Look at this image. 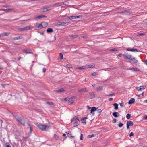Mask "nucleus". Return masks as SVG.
Segmentation results:
<instances>
[{
  "label": "nucleus",
  "mask_w": 147,
  "mask_h": 147,
  "mask_svg": "<svg viewBox=\"0 0 147 147\" xmlns=\"http://www.w3.org/2000/svg\"><path fill=\"white\" fill-rule=\"evenodd\" d=\"M79 117L80 116L77 115L74 117L71 120V123L74 125V127L77 126L79 125L80 122Z\"/></svg>",
  "instance_id": "obj_1"
},
{
  "label": "nucleus",
  "mask_w": 147,
  "mask_h": 147,
  "mask_svg": "<svg viewBox=\"0 0 147 147\" xmlns=\"http://www.w3.org/2000/svg\"><path fill=\"white\" fill-rule=\"evenodd\" d=\"M36 125L42 131H48L49 130L50 126L49 125H45L42 124L36 123Z\"/></svg>",
  "instance_id": "obj_2"
},
{
  "label": "nucleus",
  "mask_w": 147,
  "mask_h": 147,
  "mask_svg": "<svg viewBox=\"0 0 147 147\" xmlns=\"http://www.w3.org/2000/svg\"><path fill=\"white\" fill-rule=\"evenodd\" d=\"M14 118L21 125H24L25 122L24 120L22 118L17 116L16 115H14Z\"/></svg>",
  "instance_id": "obj_3"
},
{
  "label": "nucleus",
  "mask_w": 147,
  "mask_h": 147,
  "mask_svg": "<svg viewBox=\"0 0 147 147\" xmlns=\"http://www.w3.org/2000/svg\"><path fill=\"white\" fill-rule=\"evenodd\" d=\"M132 12L131 9H127L121 12L117 13L121 14L123 15H129L131 14Z\"/></svg>",
  "instance_id": "obj_4"
},
{
  "label": "nucleus",
  "mask_w": 147,
  "mask_h": 147,
  "mask_svg": "<svg viewBox=\"0 0 147 147\" xmlns=\"http://www.w3.org/2000/svg\"><path fill=\"white\" fill-rule=\"evenodd\" d=\"M123 56L124 58L126 59L130 60L131 59V56L128 53H125L123 55Z\"/></svg>",
  "instance_id": "obj_5"
},
{
  "label": "nucleus",
  "mask_w": 147,
  "mask_h": 147,
  "mask_svg": "<svg viewBox=\"0 0 147 147\" xmlns=\"http://www.w3.org/2000/svg\"><path fill=\"white\" fill-rule=\"evenodd\" d=\"M69 23L68 22H60L57 23V25L59 26H66Z\"/></svg>",
  "instance_id": "obj_6"
},
{
  "label": "nucleus",
  "mask_w": 147,
  "mask_h": 147,
  "mask_svg": "<svg viewBox=\"0 0 147 147\" xmlns=\"http://www.w3.org/2000/svg\"><path fill=\"white\" fill-rule=\"evenodd\" d=\"M23 51L27 54L33 53V52L31 51V49L29 48L24 49L23 50Z\"/></svg>",
  "instance_id": "obj_7"
},
{
  "label": "nucleus",
  "mask_w": 147,
  "mask_h": 147,
  "mask_svg": "<svg viewBox=\"0 0 147 147\" xmlns=\"http://www.w3.org/2000/svg\"><path fill=\"white\" fill-rule=\"evenodd\" d=\"M31 29L30 26H28L26 27H24L20 29V30L21 31H24V30H29Z\"/></svg>",
  "instance_id": "obj_8"
},
{
  "label": "nucleus",
  "mask_w": 147,
  "mask_h": 147,
  "mask_svg": "<svg viewBox=\"0 0 147 147\" xmlns=\"http://www.w3.org/2000/svg\"><path fill=\"white\" fill-rule=\"evenodd\" d=\"M134 123L133 122L130 121H127V129H129V126L133 125Z\"/></svg>",
  "instance_id": "obj_9"
},
{
  "label": "nucleus",
  "mask_w": 147,
  "mask_h": 147,
  "mask_svg": "<svg viewBox=\"0 0 147 147\" xmlns=\"http://www.w3.org/2000/svg\"><path fill=\"white\" fill-rule=\"evenodd\" d=\"M63 5H66V3H65L64 2H58L53 4V5L58 7Z\"/></svg>",
  "instance_id": "obj_10"
},
{
  "label": "nucleus",
  "mask_w": 147,
  "mask_h": 147,
  "mask_svg": "<svg viewBox=\"0 0 147 147\" xmlns=\"http://www.w3.org/2000/svg\"><path fill=\"white\" fill-rule=\"evenodd\" d=\"M88 91V90L86 89V87L84 88H81L78 90V92L80 93H82L83 92H87Z\"/></svg>",
  "instance_id": "obj_11"
},
{
  "label": "nucleus",
  "mask_w": 147,
  "mask_h": 147,
  "mask_svg": "<svg viewBox=\"0 0 147 147\" xmlns=\"http://www.w3.org/2000/svg\"><path fill=\"white\" fill-rule=\"evenodd\" d=\"M126 50L128 51H131L132 52H134L140 51L139 50H138L137 49H134V48L131 49L130 48H128Z\"/></svg>",
  "instance_id": "obj_12"
},
{
  "label": "nucleus",
  "mask_w": 147,
  "mask_h": 147,
  "mask_svg": "<svg viewBox=\"0 0 147 147\" xmlns=\"http://www.w3.org/2000/svg\"><path fill=\"white\" fill-rule=\"evenodd\" d=\"M130 60V63L131 64H135L137 63L138 62V60L135 59V58H132L131 57Z\"/></svg>",
  "instance_id": "obj_13"
},
{
  "label": "nucleus",
  "mask_w": 147,
  "mask_h": 147,
  "mask_svg": "<svg viewBox=\"0 0 147 147\" xmlns=\"http://www.w3.org/2000/svg\"><path fill=\"white\" fill-rule=\"evenodd\" d=\"M96 108L95 107H93L91 108V113L92 115H94L95 113L94 112L96 111Z\"/></svg>",
  "instance_id": "obj_14"
},
{
  "label": "nucleus",
  "mask_w": 147,
  "mask_h": 147,
  "mask_svg": "<svg viewBox=\"0 0 147 147\" xmlns=\"http://www.w3.org/2000/svg\"><path fill=\"white\" fill-rule=\"evenodd\" d=\"M95 95L94 92L90 93L89 94V97L90 99H92L95 97Z\"/></svg>",
  "instance_id": "obj_15"
},
{
  "label": "nucleus",
  "mask_w": 147,
  "mask_h": 147,
  "mask_svg": "<svg viewBox=\"0 0 147 147\" xmlns=\"http://www.w3.org/2000/svg\"><path fill=\"white\" fill-rule=\"evenodd\" d=\"M112 115L113 116L116 117H119L120 116L118 112H113L112 113Z\"/></svg>",
  "instance_id": "obj_16"
},
{
  "label": "nucleus",
  "mask_w": 147,
  "mask_h": 147,
  "mask_svg": "<svg viewBox=\"0 0 147 147\" xmlns=\"http://www.w3.org/2000/svg\"><path fill=\"white\" fill-rule=\"evenodd\" d=\"M47 17V16L44 15H39V16H37L35 18V19H40L41 18H45Z\"/></svg>",
  "instance_id": "obj_17"
},
{
  "label": "nucleus",
  "mask_w": 147,
  "mask_h": 147,
  "mask_svg": "<svg viewBox=\"0 0 147 147\" xmlns=\"http://www.w3.org/2000/svg\"><path fill=\"white\" fill-rule=\"evenodd\" d=\"M128 70H132L133 71H140V69L137 68H131L129 69H128Z\"/></svg>",
  "instance_id": "obj_18"
},
{
  "label": "nucleus",
  "mask_w": 147,
  "mask_h": 147,
  "mask_svg": "<svg viewBox=\"0 0 147 147\" xmlns=\"http://www.w3.org/2000/svg\"><path fill=\"white\" fill-rule=\"evenodd\" d=\"M135 101V99L134 98H132L128 102V103L129 104H133Z\"/></svg>",
  "instance_id": "obj_19"
},
{
  "label": "nucleus",
  "mask_w": 147,
  "mask_h": 147,
  "mask_svg": "<svg viewBox=\"0 0 147 147\" xmlns=\"http://www.w3.org/2000/svg\"><path fill=\"white\" fill-rule=\"evenodd\" d=\"M65 91V90L64 89V88H61L60 89L55 90V92L59 93V92H64Z\"/></svg>",
  "instance_id": "obj_20"
},
{
  "label": "nucleus",
  "mask_w": 147,
  "mask_h": 147,
  "mask_svg": "<svg viewBox=\"0 0 147 147\" xmlns=\"http://www.w3.org/2000/svg\"><path fill=\"white\" fill-rule=\"evenodd\" d=\"M47 32L48 33H51L53 32V30L51 28H49L47 30Z\"/></svg>",
  "instance_id": "obj_21"
},
{
  "label": "nucleus",
  "mask_w": 147,
  "mask_h": 147,
  "mask_svg": "<svg viewBox=\"0 0 147 147\" xmlns=\"http://www.w3.org/2000/svg\"><path fill=\"white\" fill-rule=\"evenodd\" d=\"M78 37V35L77 34H75L74 35H72L70 36V38L71 39H74Z\"/></svg>",
  "instance_id": "obj_22"
},
{
  "label": "nucleus",
  "mask_w": 147,
  "mask_h": 147,
  "mask_svg": "<svg viewBox=\"0 0 147 147\" xmlns=\"http://www.w3.org/2000/svg\"><path fill=\"white\" fill-rule=\"evenodd\" d=\"M22 37L20 36H18L17 37H13L12 38V40H16L21 39L22 38Z\"/></svg>",
  "instance_id": "obj_23"
},
{
  "label": "nucleus",
  "mask_w": 147,
  "mask_h": 147,
  "mask_svg": "<svg viewBox=\"0 0 147 147\" xmlns=\"http://www.w3.org/2000/svg\"><path fill=\"white\" fill-rule=\"evenodd\" d=\"M103 90V87L102 86H100L99 87H98L96 88V90L97 91H100L102 90Z\"/></svg>",
  "instance_id": "obj_24"
},
{
  "label": "nucleus",
  "mask_w": 147,
  "mask_h": 147,
  "mask_svg": "<svg viewBox=\"0 0 147 147\" xmlns=\"http://www.w3.org/2000/svg\"><path fill=\"white\" fill-rule=\"evenodd\" d=\"M41 24H42V25L43 26V27H45L47 26L48 25V23L45 22H41Z\"/></svg>",
  "instance_id": "obj_25"
},
{
  "label": "nucleus",
  "mask_w": 147,
  "mask_h": 147,
  "mask_svg": "<svg viewBox=\"0 0 147 147\" xmlns=\"http://www.w3.org/2000/svg\"><path fill=\"white\" fill-rule=\"evenodd\" d=\"M113 105L114 106V109L115 110H116L118 109V105L117 103H114Z\"/></svg>",
  "instance_id": "obj_26"
},
{
  "label": "nucleus",
  "mask_w": 147,
  "mask_h": 147,
  "mask_svg": "<svg viewBox=\"0 0 147 147\" xmlns=\"http://www.w3.org/2000/svg\"><path fill=\"white\" fill-rule=\"evenodd\" d=\"M98 75V73L97 72H94L93 73L91 74H90V75L91 76H97Z\"/></svg>",
  "instance_id": "obj_27"
},
{
  "label": "nucleus",
  "mask_w": 147,
  "mask_h": 147,
  "mask_svg": "<svg viewBox=\"0 0 147 147\" xmlns=\"http://www.w3.org/2000/svg\"><path fill=\"white\" fill-rule=\"evenodd\" d=\"M9 34L8 32L4 33H2V37L5 36L9 35Z\"/></svg>",
  "instance_id": "obj_28"
},
{
  "label": "nucleus",
  "mask_w": 147,
  "mask_h": 147,
  "mask_svg": "<svg viewBox=\"0 0 147 147\" xmlns=\"http://www.w3.org/2000/svg\"><path fill=\"white\" fill-rule=\"evenodd\" d=\"M4 147H11L9 143L8 142L6 143L4 145Z\"/></svg>",
  "instance_id": "obj_29"
},
{
  "label": "nucleus",
  "mask_w": 147,
  "mask_h": 147,
  "mask_svg": "<svg viewBox=\"0 0 147 147\" xmlns=\"http://www.w3.org/2000/svg\"><path fill=\"white\" fill-rule=\"evenodd\" d=\"M13 9H0V10L1 11V10H2V11H10V10H12Z\"/></svg>",
  "instance_id": "obj_30"
},
{
  "label": "nucleus",
  "mask_w": 147,
  "mask_h": 147,
  "mask_svg": "<svg viewBox=\"0 0 147 147\" xmlns=\"http://www.w3.org/2000/svg\"><path fill=\"white\" fill-rule=\"evenodd\" d=\"M38 28H39L40 29H41L43 28V26L42 25V24H40L38 26Z\"/></svg>",
  "instance_id": "obj_31"
},
{
  "label": "nucleus",
  "mask_w": 147,
  "mask_h": 147,
  "mask_svg": "<svg viewBox=\"0 0 147 147\" xmlns=\"http://www.w3.org/2000/svg\"><path fill=\"white\" fill-rule=\"evenodd\" d=\"M28 125L30 127V132L31 133L33 130V128L30 125L29 123H28Z\"/></svg>",
  "instance_id": "obj_32"
},
{
  "label": "nucleus",
  "mask_w": 147,
  "mask_h": 147,
  "mask_svg": "<svg viewBox=\"0 0 147 147\" xmlns=\"http://www.w3.org/2000/svg\"><path fill=\"white\" fill-rule=\"evenodd\" d=\"M88 68H95V66L94 65H88Z\"/></svg>",
  "instance_id": "obj_33"
},
{
  "label": "nucleus",
  "mask_w": 147,
  "mask_h": 147,
  "mask_svg": "<svg viewBox=\"0 0 147 147\" xmlns=\"http://www.w3.org/2000/svg\"><path fill=\"white\" fill-rule=\"evenodd\" d=\"M67 18H68L69 19L72 20L73 19H75V16H71L70 17H67Z\"/></svg>",
  "instance_id": "obj_34"
},
{
  "label": "nucleus",
  "mask_w": 147,
  "mask_h": 147,
  "mask_svg": "<svg viewBox=\"0 0 147 147\" xmlns=\"http://www.w3.org/2000/svg\"><path fill=\"white\" fill-rule=\"evenodd\" d=\"M117 49V48H114L110 49V51H117L118 50V49Z\"/></svg>",
  "instance_id": "obj_35"
},
{
  "label": "nucleus",
  "mask_w": 147,
  "mask_h": 147,
  "mask_svg": "<svg viewBox=\"0 0 147 147\" xmlns=\"http://www.w3.org/2000/svg\"><path fill=\"white\" fill-rule=\"evenodd\" d=\"M82 16L81 15H80L79 16H75V19L78 18H82Z\"/></svg>",
  "instance_id": "obj_36"
},
{
  "label": "nucleus",
  "mask_w": 147,
  "mask_h": 147,
  "mask_svg": "<svg viewBox=\"0 0 147 147\" xmlns=\"http://www.w3.org/2000/svg\"><path fill=\"white\" fill-rule=\"evenodd\" d=\"M66 133L67 134V136H68L69 138H70V136H71V132L70 131H69V132H68L67 133V132H66Z\"/></svg>",
  "instance_id": "obj_37"
},
{
  "label": "nucleus",
  "mask_w": 147,
  "mask_h": 147,
  "mask_svg": "<svg viewBox=\"0 0 147 147\" xmlns=\"http://www.w3.org/2000/svg\"><path fill=\"white\" fill-rule=\"evenodd\" d=\"M85 67L84 66H82V67H80L78 68V69L79 70H82L84 69Z\"/></svg>",
  "instance_id": "obj_38"
},
{
  "label": "nucleus",
  "mask_w": 147,
  "mask_h": 147,
  "mask_svg": "<svg viewBox=\"0 0 147 147\" xmlns=\"http://www.w3.org/2000/svg\"><path fill=\"white\" fill-rule=\"evenodd\" d=\"M126 117L127 119H129L131 117V115L130 114H128L127 115Z\"/></svg>",
  "instance_id": "obj_39"
},
{
  "label": "nucleus",
  "mask_w": 147,
  "mask_h": 147,
  "mask_svg": "<svg viewBox=\"0 0 147 147\" xmlns=\"http://www.w3.org/2000/svg\"><path fill=\"white\" fill-rule=\"evenodd\" d=\"M97 109H96V111H97L99 113H100L102 111V110L101 109H98L97 108H96Z\"/></svg>",
  "instance_id": "obj_40"
},
{
  "label": "nucleus",
  "mask_w": 147,
  "mask_h": 147,
  "mask_svg": "<svg viewBox=\"0 0 147 147\" xmlns=\"http://www.w3.org/2000/svg\"><path fill=\"white\" fill-rule=\"evenodd\" d=\"M59 55L60 57V59H62L63 58V54L61 53H60Z\"/></svg>",
  "instance_id": "obj_41"
},
{
  "label": "nucleus",
  "mask_w": 147,
  "mask_h": 147,
  "mask_svg": "<svg viewBox=\"0 0 147 147\" xmlns=\"http://www.w3.org/2000/svg\"><path fill=\"white\" fill-rule=\"evenodd\" d=\"M123 124L122 123H120L118 125V126L119 127H121L123 126Z\"/></svg>",
  "instance_id": "obj_42"
},
{
  "label": "nucleus",
  "mask_w": 147,
  "mask_h": 147,
  "mask_svg": "<svg viewBox=\"0 0 147 147\" xmlns=\"http://www.w3.org/2000/svg\"><path fill=\"white\" fill-rule=\"evenodd\" d=\"M81 121H82V123H85V124H86V121L84 119V120H82V118L81 119Z\"/></svg>",
  "instance_id": "obj_43"
},
{
  "label": "nucleus",
  "mask_w": 147,
  "mask_h": 147,
  "mask_svg": "<svg viewBox=\"0 0 147 147\" xmlns=\"http://www.w3.org/2000/svg\"><path fill=\"white\" fill-rule=\"evenodd\" d=\"M94 134H92L90 135H89L88 136V138H92L94 136Z\"/></svg>",
  "instance_id": "obj_44"
},
{
  "label": "nucleus",
  "mask_w": 147,
  "mask_h": 147,
  "mask_svg": "<svg viewBox=\"0 0 147 147\" xmlns=\"http://www.w3.org/2000/svg\"><path fill=\"white\" fill-rule=\"evenodd\" d=\"M54 137H55L56 140H58L59 139V136H58L57 135H56V134H54Z\"/></svg>",
  "instance_id": "obj_45"
},
{
  "label": "nucleus",
  "mask_w": 147,
  "mask_h": 147,
  "mask_svg": "<svg viewBox=\"0 0 147 147\" xmlns=\"http://www.w3.org/2000/svg\"><path fill=\"white\" fill-rule=\"evenodd\" d=\"M141 90L144 89L146 88V86H140Z\"/></svg>",
  "instance_id": "obj_46"
},
{
  "label": "nucleus",
  "mask_w": 147,
  "mask_h": 147,
  "mask_svg": "<svg viewBox=\"0 0 147 147\" xmlns=\"http://www.w3.org/2000/svg\"><path fill=\"white\" fill-rule=\"evenodd\" d=\"M47 11V9L46 8H44L42 9V11L43 12H45Z\"/></svg>",
  "instance_id": "obj_47"
},
{
  "label": "nucleus",
  "mask_w": 147,
  "mask_h": 147,
  "mask_svg": "<svg viewBox=\"0 0 147 147\" xmlns=\"http://www.w3.org/2000/svg\"><path fill=\"white\" fill-rule=\"evenodd\" d=\"M74 102V100H71V101H69L68 102V103L69 105H71Z\"/></svg>",
  "instance_id": "obj_48"
},
{
  "label": "nucleus",
  "mask_w": 147,
  "mask_h": 147,
  "mask_svg": "<svg viewBox=\"0 0 147 147\" xmlns=\"http://www.w3.org/2000/svg\"><path fill=\"white\" fill-rule=\"evenodd\" d=\"M46 103L47 104H49V105H53V102H47Z\"/></svg>",
  "instance_id": "obj_49"
},
{
  "label": "nucleus",
  "mask_w": 147,
  "mask_h": 147,
  "mask_svg": "<svg viewBox=\"0 0 147 147\" xmlns=\"http://www.w3.org/2000/svg\"><path fill=\"white\" fill-rule=\"evenodd\" d=\"M145 33H140L138 34V35L139 36H142L145 35Z\"/></svg>",
  "instance_id": "obj_50"
},
{
  "label": "nucleus",
  "mask_w": 147,
  "mask_h": 147,
  "mask_svg": "<svg viewBox=\"0 0 147 147\" xmlns=\"http://www.w3.org/2000/svg\"><path fill=\"white\" fill-rule=\"evenodd\" d=\"M10 5H4L3 6V7H10Z\"/></svg>",
  "instance_id": "obj_51"
},
{
  "label": "nucleus",
  "mask_w": 147,
  "mask_h": 147,
  "mask_svg": "<svg viewBox=\"0 0 147 147\" xmlns=\"http://www.w3.org/2000/svg\"><path fill=\"white\" fill-rule=\"evenodd\" d=\"M134 133H133V132H131L130 134H129V136L130 137H131V136H134Z\"/></svg>",
  "instance_id": "obj_52"
},
{
  "label": "nucleus",
  "mask_w": 147,
  "mask_h": 147,
  "mask_svg": "<svg viewBox=\"0 0 147 147\" xmlns=\"http://www.w3.org/2000/svg\"><path fill=\"white\" fill-rule=\"evenodd\" d=\"M115 93H113L111 94H109L107 95V96H112L115 95Z\"/></svg>",
  "instance_id": "obj_53"
},
{
  "label": "nucleus",
  "mask_w": 147,
  "mask_h": 147,
  "mask_svg": "<svg viewBox=\"0 0 147 147\" xmlns=\"http://www.w3.org/2000/svg\"><path fill=\"white\" fill-rule=\"evenodd\" d=\"M143 119H144L147 120V115H146L143 116Z\"/></svg>",
  "instance_id": "obj_54"
},
{
  "label": "nucleus",
  "mask_w": 147,
  "mask_h": 147,
  "mask_svg": "<svg viewBox=\"0 0 147 147\" xmlns=\"http://www.w3.org/2000/svg\"><path fill=\"white\" fill-rule=\"evenodd\" d=\"M136 89L138 90V91H140L141 90V89L140 87H136Z\"/></svg>",
  "instance_id": "obj_55"
},
{
  "label": "nucleus",
  "mask_w": 147,
  "mask_h": 147,
  "mask_svg": "<svg viewBox=\"0 0 147 147\" xmlns=\"http://www.w3.org/2000/svg\"><path fill=\"white\" fill-rule=\"evenodd\" d=\"M80 138V140H83V134H81Z\"/></svg>",
  "instance_id": "obj_56"
},
{
  "label": "nucleus",
  "mask_w": 147,
  "mask_h": 147,
  "mask_svg": "<svg viewBox=\"0 0 147 147\" xmlns=\"http://www.w3.org/2000/svg\"><path fill=\"white\" fill-rule=\"evenodd\" d=\"M120 105L121 106V107H123L124 106V103L122 101V103H120Z\"/></svg>",
  "instance_id": "obj_57"
},
{
  "label": "nucleus",
  "mask_w": 147,
  "mask_h": 147,
  "mask_svg": "<svg viewBox=\"0 0 147 147\" xmlns=\"http://www.w3.org/2000/svg\"><path fill=\"white\" fill-rule=\"evenodd\" d=\"M117 121H116V120L115 119H113V122L114 123H115Z\"/></svg>",
  "instance_id": "obj_58"
},
{
  "label": "nucleus",
  "mask_w": 147,
  "mask_h": 147,
  "mask_svg": "<svg viewBox=\"0 0 147 147\" xmlns=\"http://www.w3.org/2000/svg\"><path fill=\"white\" fill-rule=\"evenodd\" d=\"M87 118V117H84L82 118V120H84V119L85 120Z\"/></svg>",
  "instance_id": "obj_59"
},
{
  "label": "nucleus",
  "mask_w": 147,
  "mask_h": 147,
  "mask_svg": "<svg viewBox=\"0 0 147 147\" xmlns=\"http://www.w3.org/2000/svg\"><path fill=\"white\" fill-rule=\"evenodd\" d=\"M46 8H47V11L50 10L51 9V8L50 7H47Z\"/></svg>",
  "instance_id": "obj_60"
},
{
  "label": "nucleus",
  "mask_w": 147,
  "mask_h": 147,
  "mask_svg": "<svg viewBox=\"0 0 147 147\" xmlns=\"http://www.w3.org/2000/svg\"><path fill=\"white\" fill-rule=\"evenodd\" d=\"M43 72H45L46 71V69L45 68H44L42 69Z\"/></svg>",
  "instance_id": "obj_61"
},
{
  "label": "nucleus",
  "mask_w": 147,
  "mask_h": 147,
  "mask_svg": "<svg viewBox=\"0 0 147 147\" xmlns=\"http://www.w3.org/2000/svg\"><path fill=\"white\" fill-rule=\"evenodd\" d=\"M113 100V98H109L108 100L109 101H112Z\"/></svg>",
  "instance_id": "obj_62"
},
{
  "label": "nucleus",
  "mask_w": 147,
  "mask_h": 147,
  "mask_svg": "<svg viewBox=\"0 0 147 147\" xmlns=\"http://www.w3.org/2000/svg\"><path fill=\"white\" fill-rule=\"evenodd\" d=\"M1 85L3 87L5 88V86L7 85V84L4 85L3 84H2Z\"/></svg>",
  "instance_id": "obj_63"
},
{
  "label": "nucleus",
  "mask_w": 147,
  "mask_h": 147,
  "mask_svg": "<svg viewBox=\"0 0 147 147\" xmlns=\"http://www.w3.org/2000/svg\"><path fill=\"white\" fill-rule=\"evenodd\" d=\"M144 63L147 65V59L145 61Z\"/></svg>",
  "instance_id": "obj_64"
}]
</instances>
